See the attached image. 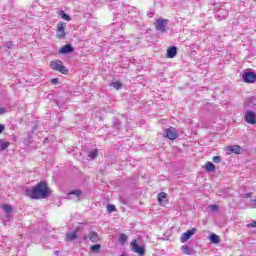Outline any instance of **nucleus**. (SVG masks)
I'll return each mask as SVG.
<instances>
[{"label": "nucleus", "instance_id": "8", "mask_svg": "<svg viewBox=\"0 0 256 256\" xmlns=\"http://www.w3.org/2000/svg\"><path fill=\"white\" fill-rule=\"evenodd\" d=\"M73 51H75V48H73L71 44H66L60 48L58 53L60 55H69V53H73Z\"/></svg>", "mask_w": 256, "mask_h": 256}, {"label": "nucleus", "instance_id": "11", "mask_svg": "<svg viewBox=\"0 0 256 256\" xmlns=\"http://www.w3.org/2000/svg\"><path fill=\"white\" fill-rule=\"evenodd\" d=\"M158 202L160 203V205H167V193L165 192H160L157 196Z\"/></svg>", "mask_w": 256, "mask_h": 256}, {"label": "nucleus", "instance_id": "12", "mask_svg": "<svg viewBox=\"0 0 256 256\" xmlns=\"http://www.w3.org/2000/svg\"><path fill=\"white\" fill-rule=\"evenodd\" d=\"M226 151H228L229 153H235V155H239L241 153V146L239 145L228 146L226 148Z\"/></svg>", "mask_w": 256, "mask_h": 256}, {"label": "nucleus", "instance_id": "21", "mask_svg": "<svg viewBox=\"0 0 256 256\" xmlns=\"http://www.w3.org/2000/svg\"><path fill=\"white\" fill-rule=\"evenodd\" d=\"M122 85L123 84L121 83V81H114V82H111L110 87H113L114 89L119 91V89H121Z\"/></svg>", "mask_w": 256, "mask_h": 256}, {"label": "nucleus", "instance_id": "40", "mask_svg": "<svg viewBox=\"0 0 256 256\" xmlns=\"http://www.w3.org/2000/svg\"><path fill=\"white\" fill-rule=\"evenodd\" d=\"M247 197H251V194H247Z\"/></svg>", "mask_w": 256, "mask_h": 256}, {"label": "nucleus", "instance_id": "7", "mask_svg": "<svg viewBox=\"0 0 256 256\" xmlns=\"http://www.w3.org/2000/svg\"><path fill=\"white\" fill-rule=\"evenodd\" d=\"M165 23H167V20L158 19L155 24L156 31H160L161 33H167V28L165 27Z\"/></svg>", "mask_w": 256, "mask_h": 256}, {"label": "nucleus", "instance_id": "32", "mask_svg": "<svg viewBox=\"0 0 256 256\" xmlns=\"http://www.w3.org/2000/svg\"><path fill=\"white\" fill-rule=\"evenodd\" d=\"M4 47H6V49H11V47H13V42L11 41L5 42Z\"/></svg>", "mask_w": 256, "mask_h": 256}, {"label": "nucleus", "instance_id": "38", "mask_svg": "<svg viewBox=\"0 0 256 256\" xmlns=\"http://www.w3.org/2000/svg\"><path fill=\"white\" fill-rule=\"evenodd\" d=\"M147 15H148V17H153V11H149L148 13H147Z\"/></svg>", "mask_w": 256, "mask_h": 256}, {"label": "nucleus", "instance_id": "24", "mask_svg": "<svg viewBox=\"0 0 256 256\" xmlns=\"http://www.w3.org/2000/svg\"><path fill=\"white\" fill-rule=\"evenodd\" d=\"M65 27H67V23L60 22L57 24V31H65Z\"/></svg>", "mask_w": 256, "mask_h": 256}, {"label": "nucleus", "instance_id": "37", "mask_svg": "<svg viewBox=\"0 0 256 256\" xmlns=\"http://www.w3.org/2000/svg\"><path fill=\"white\" fill-rule=\"evenodd\" d=\"M2 131H5V125H1V124H0V133H1Z\"/></svg>", "mask_w": 256, "mask_h": 256}, {"label": "nucleus", "instance_id": "23", "mask_svg": "<svg viewBox=\"0 0 256 256\" xmlns=\"http://www.w3.org/2000/svg\"><path fill=\"white\" fill-rule=\"evenodd\" d=\"M90 249L94 253H99V251H101V244L92 245Z\"/></svg>", "mask_w": 256, "mask_h": 256}, {"label": "nucleus", "instance_id": "20", "mask_svg": "<svg viewBox=\"0 0 256 256\" xmlns=\"http://www.w3.org/2000/svg\"><path fill=\"white\" fill-rule=\"evenodd\" d=\"M71 195H75L79 199L83 195V192L81 190H72L68 193V197H71Z\"/></svg>", "mask_w": 256, "mask_h": 256}, {"label": "nucleus", "instance_id": "1", "mask_svg": "<svg viewBox=\"0 0 256 256\" xmlns=\"http://www.w3.org/2000/svg\"><path fill=\"white\" fill-rule=\"evenodd\" d=\"M51 193H53V191L49 188L46 181L39 182L33 188L25 189V196L34 200L47 199Z\"/></svg>", "mask_w": 256, "mask_h": 256}, {"label": "nucleus", "instance_id": "16", "mask_svg": "<svg viewBox=\"0 0 256 256\" xmlns=\"http://www.w3.org/2000/svg\"><path fill=\"white\" fill-rule=\"evenodd\" d=\"M78 232H79V227H77L76 230L73 231L72 233L67 234L66 235L67 241H75V239H77Z\"/></svg>", "mask_w": 256, "mask_h": 256}, {"label": "nucleus", "instance_id": "25", "mask_svg": "<svg viewBox=\"0 0 256 256\" xmlns=\"http://www.w3.org/2000/svg\"><path fill=\"white\" fill-rule=\"evenodd\" d=\"M7 147H9V142H5L3 140H0V149H1V151H5V149H7Z\"/></svg>", "mask_w": 256, "mask_h": 256}, {"label": "nucleus", "instance_id": "33", "mask_svg": "<svg viewBox=\"0 0 256 256\" xmlns=\"http://www.w3.org/2000/svg\"><path fill=\"white\" fill-rule=\"evenodd\" d=\"M212 161H213V163H221V157H219V156H214V157L212 158Z\"/></svg>", "mask_w": 256, "mask_h": 256}, {"label": "nucleus", "instance_id": "31", "mask_svg": "<svg viewBox=\"0 0 256 256\" xmlns=\"http://www.w3.org/2000/svg\"><path fill=\"white\" fill-rule=\"evenodd\" d=\"M88 157H90L91 159H95V157H97V150H93L92 152H90Z\"/></svg>", "mask_w": 256, "mask_h": 256}, {"label": "nucleus", "instance_id": "36", "mask_svg": "<svg viewBox=\"0 0 256 256\" xmlns=\"http://www.w3.org/2000/svg\"><path fill=\"white\" fill-rule=\"evenodd\" d=\"M247 227H256V221H253L252 223L248 224Z\"/></svg>", "mask_w": 256, "mask_h": 256}, {"label": "nucleus", "instance_id": "34", "mask_svg": "<svg viewBox=\"0 0 256 256\" xmlns=\"http://www.w3.org/2000/svg\"><path fill=\"white\" fill-rule=\"evenodd\" d=\"M209 208L211 209V211H214V212L215 211H219V206H217L215 204L214 205H210Z\"/></svg>", "mask_w": 256, "mask_h": 256}, {"label": "nucleus", "instance_id": "4", "mask_svg": "<svg viewBox=\"0 0 256 256\" xmlns=\"http://www.w3.org/2000/svg\"><path fill=\"white\" fill-rule=\"evenodd\" d=\"M165 137L166 139H170V141H175L177 137H179V134L177 133V130L173 127H169L165 129Z\"/></svg>", "mask_w": 256, "mask_h": 256}, {"label": "nucleus", "instance_id": "30", "mask_svg": "<svg viewBox=\"0 0 256 256\" xmlns=\"http://www.w3.org/2000/svg\"><path fill=\"white\" fill-rule=\"evenodd\" d=\"M115 205H113V204H109L108 206H107V211H108V213H113V211H115Z\"/></svg>", "mask_w": 256, "mask_h": 256}, {"label": "nucleus", "instance_id": "10", "mask_svg": "<svg viewBox=\"0 0 256 256\" xmlns=\"http://www.w3.org/2000/svg\"><path fill=\"white\" fill-rule=\"evenodd\" d=\"M84 241H87V239H89V241H91L92 243H97L100 238H99V234H97V232H90L89 235H84L83 236Z\"/></svg>", "mask_w": 256, "mask_h": 256}, {"label": "nucleus", "instance_id": "14", "mask_svg": "<svg viewBox=\"0 0 256 256\" xmlns=\"http://www.w3.org/2000/svg\"><path fill=\"white\" fill-rule=\"evenodd\" d=\"M176 56H177V47L171 46L170 48H168L167 50L168 59H173Z\"/></svg>", "mask_w": 256, "mask_h": 256}, {"label": "nucleus", "instance_id": "3", "mask_svg": "<svg viewBox=\"0 0 256 256\" xmlns=\"http://www.w3.org/2000/svg\"><path fill=\"white\" fill-rule=\"evenodd\" d=\"M244 121L248 123V125H255L256 124L255 112L251 110H246V112L244 113Z\"/></svg>", "mask_w": 256, "mask_h": 256}, {"label": "nucleus", "instance_id": "17", "mask_svg": "<svg viewBox=\"0 0 256 256\" xmlns=\"http://www.w3.org/2000/svg\"><path fill=\"white\" fill-rule=\"evenodd\" d=\"M210 242L213 243L214 245H217L221 243V239L219 238V235L217 234H211L209 236Z\"/></svg>", "mask_w": 256, "mask_h": 256}, {"label": "nucleus", "instance_id": "6", "mask_svg": "<svg viewBox=\"0 0 256 256\" xmlns=\"http://www.w3.org/2000/svg\"><path fill=\"white\" fill-rule=\"evenodd\" d=\"M242 79L244 81V83H255L256 81V74L255 72H244V74L242 75Z\"/></svg>", "mask_w": 256, "mask_h": 256}, {"label": "nucleus", "instance_id": "35", "mask_svg": "<svg viewBox=\"0 0 256 256\" xmlns=\"http://www.w3.org/2000/svg\"><path fill=\"white\" fill-rule=\"evenodd\" d=\"M51 83H52V85H57V84L59 83V79L53 78V79L51 80Z\"/></svg>", "mask_w": 256, "mask_h": 256}, {"label": "nucleus", "instance_id": "2", "mask_svg": "<svg viewBox=\"0 0 256 256\" xmlns=\"http://www.w3.org/2000/svg\"><path fill=\"white\" fill-rule=\"evenodd\" d=\"M50 67L53 71H59V73H62L63 75H67V73H69V69L63 66V62L61 60L52 61L50 63Z\"/></svg>", "mask_w": 256, "mask_h": 256}, {"label": "nucleus", "instance_id": "9", "mask_svg": "<svg viewBox=\"0 0 256 256\" xmlns=\"http://www.w3.org/2000/svg\"><path fill=\"white\" fill-rule=\"evenodd\" d=\"M194 233H197V229L195 228L187 230L185 233H183L180 239L181 243H185V241H189V238L193 237Z\"/></svg>", "mask_w": 256, "mask_h": 256}, {"label": "nucleus", "instance_id": "26", "mask_svg": "<svg viewBox=\"0 0 256 256\" xmlns=\"http://www.w3.org/2000/svg\"><path fill=\"white\" fill-rule=\"evenodd\" d=\"M119 243L122 245H125V243H127V236L125 234H120Z\"/></svg>", "mask_w": 256, "mask_h": 256}, {"label": "nucleus", "instance_id": "13", "mask_svg": "<svg viewBox=\"0 0 256 256\" xmlns=\"http://www.w3.org/2000/svg\"><path fill=\"white\" fill-rule=\"evenodd\" d=\"M1 207L3 211L6 213V219H11V213L13 212V207L7 204H3Z\"/></svg>", "mask_w": 256, "mask_h": 256}, {"label": "nucleus", "instance_id": "27", "mask_svg": "<svg viewBox=\"0 0 256 256\" xmlns=\"http://www.w3.org/2000/svg\"><path fill=\"white\" fill-rule=\"evenodd\" d=\"M65 35H66L65 31L57 30V37H58V39H65Z\"/></svg>", "mask_w": 256, "mask_h": 256}, {"label": "nucleus", "instance_id": "41", "mask_svg": "<svg viewBox=\"0 0 256 256\" xmlns=\"http://www.w3.org/2000/svg\"><path fill=\"white\" fill-rule=\"evenodd\" d=\"M120 256H127V254H122V255H120Z\"/></svg>", "mask_w": 256, "mask_h": 256}, {"label": "nucleus", "instance_id": "18", "mask_svg": "<svg viewBox=\"0 0 256 256\" xmlns=\"http://www.w3.org/2000/svg\"><path fill=\"white\" fill-rule=\"evenodd\" d=\"M205 171L213 173V171H215V164H213V162H207L205 165Z\"/></svg>", "mask_w": 256, "mask_h": 256}, {"label": "nucleus", "instance_id": "29", "mask_svg": "<svg viewBox=\"0 0 256 256\" xmlns=\"http://www.w3.org/2000/svg\"><path fill=\"white\" fill-rule=\"evenodd\" d=\"M119 201L120 203H122V205H127L129 203V201L127 200V198L120 196L119 197Z\"/></svg>", "mask_w": 256, "mask_h": 256}, {"label": "nucleus", "instance_id": "22", "mask_svg": "<svg viewBox=\"0 0 256 256\" xmlns=\"http://www.w3.org/2000/svg\"><path fill=\"white\" fill-rule=\"evenodd\" d=\"M59 15L62 19H64V21H71V16L67 15L65 11H60Z\"/></svg>", "mask_w": 256, "mask_h": 256}, {"label": "nucleus", "instance_id": "15", "mask_svg": "<svg viewBox=\"0 0 256 256\" xmlns=\"http://www.w3.org/2000/svg\"><path fill=\"white\" fill-rule=\"evenodd\" d=\"M255 105H256V99L255 97H252L245 102L244 107L245 109H252L253 107H255Z\"/></svg>", "mask_w": 256, "mask_h": 256}, {"label": "nucleus", "instance_id": "28", "mask_svg": "<svg viewBox=\"0 0 256 256\" xmlns=\"http://www.w3.org/2000/svg\"><path fill=\"white\" fill-rule=\"evenodd\" d=\"M112 125H113V127H120L121 121H119V119H117V118H114L112 120Z\"/></svg>", "mask_w": 256, "mask_h": 256}, {"label": "nucleus", "instance_id": "19", "mask_svg": "<svg viewBox=\"0 0 256 256\" xmlns=\"http://www.w3.org/2000/svg\"><path fill=\"white\" fill-rule=\"evenodd\" d=\"M182 253H184V255H193V249L189 248V246L187 245H183L181 247Z\"/></svg>", "mask_w": 256, "mask_h": 256}, {"label": "nucleus", "instance_id": "5", "mask_svg": "<svg viewBox=\"0 0 256 256\" xmlns=\"http://www.w3.org/2000/svg\"><path fill=\"white\" fill-rule=\"evenodd\" d=\"M131 247L134 253H137L140 256L145 255V247L139 246V244L137 243V240H133L131 242Z\"/></svg>", "mask_w": 256, "mask_h": 256}, {"label": "nucleus", "instance_id": "39", "mask_svg": "<svg viewBox=\"0 0 256 256\" xmlns=\"http://www.w3.org/2000/svg\"><path fill=\"white\" fill-rule=\"evenodd\" d=\"M5 113V108H0V115H3Z\"/></svg>", "mask_w": 256, "mask_h": 256}, {"label": "nucleus", "instance_id": "42", "mask_svg": "<svg viewBox=\"0 0 256 256\" xmlns=\"http://www.w3.org/2000/svg\"><path fill=\"white\" fill-rule=\"evenodd\" d=\"M45 141L47 142V138L44 140V143H45Z\"/></svg>", "mask_w": 256, "mask_h": 256}]
</instances>
